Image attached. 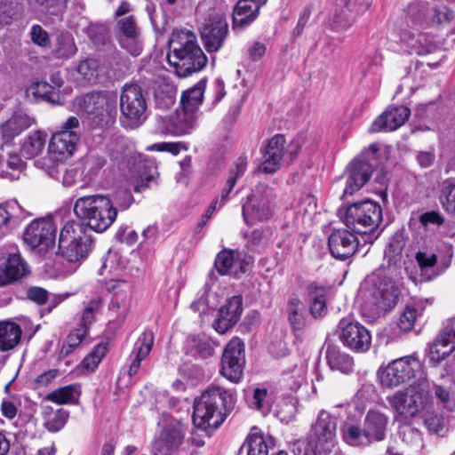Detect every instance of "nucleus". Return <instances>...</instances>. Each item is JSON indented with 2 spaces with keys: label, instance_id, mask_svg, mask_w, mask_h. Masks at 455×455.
<instances>
[{
  "label": "nucleus",
  "instance_id": "obj_2",
  "mask_svg": "<svg viewBox=\"0 0 455 455\" xmlns=\"http://www.w3.org/2000/svg\"><path fill=\"white\" fill-rule=\"evenodd\" d=\"M235 400L233 390L211 386L194 402L193 423L202 430L217 428L224 421Z\"/></svg>",
  "mask_w": 455,
  "mask_h": 455
},
{
  "label": "nucleus",
  "instance_id": "obj_20",
  "mask_svg": "<svg viewBox=\"0 0 455 455\" xmlns=\"http://www.w3.org/2000/svg\"><path fill=\"white\" fill-rule=\"evenodd\" d=\"M411 111L405 106L389 107L372 123L371 132H390L398 129L410 116Z\"/></svg>",
  "mask_w": 455,
  "mask_h": 455
},
{
  "label": "nucleus",
  "instance_id": "obj_54",
  "mask_svg": "<svg viewBox=\"0 0 455 455\" xmlns=\"http://www.w3.org/2000/svg\"><path fill=\"white\" fill-rule=\"evenodd\" d=\"M354 21V15L350 14L344 7V9L333 15L331 19V27L335 30L347 29L352 26Z\"/></svg>",
  "mask_w": 455,
  "mask_h": 455
},
{
  "label": "nucleus",
  "instance_id": "obj_39",
  "mask_svg": "<svg viewBox=\"0 0 455 455\" xmlns=\"http://www.w3.org/2000/svg\"><path fill=\"white\" fill-rule=\"evenodd\" d=\"M307 296L310 303L309 313H322L328 309V290L323 286L311 283L307 286Z\"/></svg>",
  "mask_w": 455,
  "mask_h": 455
},
{
  "label": "nucleus",
  "instance_id": "obj_44",
  "mask_svg": "<svg viewBox=\"0 0 455 455\" xmlns=\"http://www.w3.org/2000/svg\"><path fill=\"white\" fill-rule=\"evenodd\" d=\"M344 439L350 445H367L371 440L367 431L354 425L346 426L343 430Z\"/></svg>",
  "mask_w": 455,
  "mask_h": 455
},
{
  "label": "nucleus",
  "instance_id": "obj_9",
  "mask_svg": "<svg viewBox=\"0 0 455 455\" xmlns=\"http://www.w3.org/2000/svg\"><path fill=\"white\" fill-rule=\"evenodd\" d=\"M382 220L380 205L366 200L350 205L346 212L345 224L347 228L358 234L373 232Z\"/></svg>",
  "mask_w": 455,
  "mask_h": 455
},
{
  "label": "nucleus",
  "instance_id": "obj_21",
  "mask_svg": "<svg viewBox=\"0 0 455 455\" xmlns=\"http://www.w3.org/2000/svg\"><path fill=\"white\" fill-rule=\"evenodd\" d=\"M267 0H239L233 12V29L243 30L258 17L259 9Z\"/></svg>",
  "mask_w": 455,
  "mask_h": 455
},
{
  "label": "nucleus",
  "instance_id": "obj_4",
  "mask_svg": "<svg viewBox=\"0 0 455 455\" xmlns=\"http://www.w3.org/2000/svg\"><path fill=\"white\" fill-rule=\"evenodd\" d=\"M80 140L79 121L70 116L63 123L61 129L54 133L48 145V156L36 161V165L47 171L48 174L59 179L58 164L71 156Z\"/></svg>",
  "mask_w": 455,
  "mask_h": 455
},
{
  "label": "nucleus",
  "instance_id": "obj_34",
  "mask_svg": "<svg viewBox=\"0 0 455 455\" xmlns=\"http://www.w3.org/2000/svg\"><path fill=\"white\" fill-rule=\"evenodd\" d=\"M235 252L232 250H223L218 253L214 266L220 275H231L238 276L240 273H244L243 267L238 266L235 258Z\"/></svg>",
  "mask_w": 455,
  "mask_h": 455
},
{
  "label": "nucleus",
  "instance_id": "obj_32",
  "mask_svg": "<svg viewBox=\"0 0 455 455\" xmlns=\"http://www.w3.org/2000/svg\"><path fill=\"white\" fill-rule=\"evenodd\" d=\"M454 350L455 343H453L451 338L441 331L435 340L429 345V361L438 363L449 356Z\"/></svg>",
  "mask_w": 455,
  "mask_h": 455
},
{
  "label": "nucleus",
  "instance_id": "obj_45",
  "mask_svg": "<svg viewBox=\"0 0 455 455\" xmlns=\"http://www.w3.org/2000/svg\"><path fill=\"white\" fill-rule=\"evenodd\" d=\"M87 334V328L82 323L74 331L68 334L61 347V355H68L77 347Z\"/></svg>",
  "mask_w": 455,
  "mask_h": 455
},
{
  "label": "nucleus",
  "instance_id": "obj_48",
  "mask_svg": "<svg viewBox=\"0 0 455 455\" xmlns=\"http://www.w3.org/2000/svg\"><path fill=\"white\" fill-rule=\"evenodd\" d=\"M68 419V412L65 410L59 409L53 411L51 409V412L47 414L44 421V426L51 432H58L65 426Z\"/></svg>",
  "mask_w": 455,
  "mask_h": 455
},
{
  "label": "nucleus",
  "instance_id": "obj_33",
  "mask_svg": "<svg viewBox=\"0 0 455 455\" xmlns=\"http://www.w3.org/2000/svg\"><path fill=\"white\" fill-rule=\"evenodd\" d=\"M326 360L332 371H339L343 374H349L354 371V359L339 348L329 346L326 349Z\"/></svg>",
  "mask_w": 455,
  "mask_h": 455
},
{
  "label": "nucleus",
  "instance_id": "obj_19",
  "mask_svg": "<svg viewBox=\"0 0 455 455\" xmlns=\"http://www.w3.org/2000/svg\"><path fill=\"white\" fill-rule=\"evenodd\" d=\"M328 245L334 258L344 260L355 253L358 241L347 229H337L329 235Z\"/></svg>",
  "mask_w": 455,
  "mask_h": 455
},
{
  "label": "nucleus",
  "instance_id": "obj_26",
  "mask_svg": "<svg viewBox=\"0 0 455 455\" xmlns=\"http://www.w3.org/2000/svg\"><path fill=\"white\" fill-rule=\"evenodd\" d=\"M415 259L420 269V274L417 275L409 267H406V272L410 280L415 284H419L424 282H430L440 275L439 271L431 269V274H428V270L435 267L437 262V258L435 253L419 251Z\"/></svg>",
  "mask_w": 455,
  "mask_h": 455
},
{
  "label": "nucleus",
  "instance_id": "obj_5",
  "mask_svg": "<svg viewBox=\"0 0 455 455\" xmlns=\"http://www.w3.org/2000/svg\"><path fill=\"white\" fill-rule=\"evenodd\" d=\"M398 420H411L433 403L430 384L427 378H420L406 388L387 398Z\"/></svg>",
  "mask_w": 455,
  "mask_h": 455
},
{
  "label": "nucleus",
  "instance_id": "obj_6",
  "mask_svg": "<svg viewBox=\"0 0 455 455\" xmlns=\"http://www.w3.org/2000/svg\"><path fill=\"white\" fill-rule=\"evenodd\" d=\"M117 211L112 201L102 195L79 197L74 205L76 215L99 233L106 231L114 223Z\"/></svg>",
  "mask_w": 455,
  "mask_h": 455
},
{
  "label": "nucleus",
  "instance_id": "obj_62",
  "mask_svg": "<svg viewBox=\"0 0 455 455\" xmlns=\"http://www.w3.org/2000/svg\"><path fill=\"white\" fill-rule=\"evenodd\" d=\"M444 197L442 204L448 213L455 214V185H448L443 188Z\"/></svg>",
  "mask_w": 455,
  "mask_h": 455
},
{
  "label": "nucleus",
  "instance_id": "obj_40",
  "mask_svg": "<svg viewBox=\"0 0 455 455\" xmlns=\"http://www.w3.org/2000/svg\"><path fill=\"white\" fill-rule=\"evenodd\" d=\"M424 427L430 434L443 435L447 429L445 417L434 410H425L421 415Z\"/></svg>",
  "mask_w": 455,
  "mask_h": 455
},
{
  "label": "nucleus",
  "instance_id": "obj_10",
  "mask_svg": "<svg viewBox=\"0 0 455 455\" xmlns=\"http://www.w3.org/2000/svg\"><path fill=\"white\" fill-rule=\"evenodd\" d=\"M337 422L327 411H321L313 424L307 449L315 455L329 453L336 443Z\"/></svg>",
  "mask_w": 455,
  "mask_h": 455
},
{
  "label": "nucleus",
  "instance_id": "obj_27",
  "mask_svg": "<svg viewBox=\"0 0 455 455\" xmlns=\"http://www.w3.org/2000/svg\"><path fill=\"white\" fill-rule=\"evenodd\" d=\"M89 241L90 236L86 232V228L76 221H68L60 230L59 238V251H64L69 253V247L77 241Z\"/></svg>",
  "mask_w": 455,
  "mask_h": 455
},
{
  "label": "nucleus",
  "instance_id": "obj_25",
  "mask_svg": "<svg viewBox=\"0 0 455 455\" xmlns=\"http://www.w3.org/2000/svg\"><path fill=\"white\" fill-rule=\"evenodd\" d=\"M118 41L120 45L132 55L138 56L141 52L139 44V31L132 16L125 17L118 21Z\"/></svg>",
  "mask_w": 455,
  "mask_h": 455
},
{
  "label": "nucleus",
  "instance_id": "obj_38",
  "mask_svg": "<svg viewBox=\"0 0 455 455\" xmlns=\"http://www.w3.org/2000/svg\"><path fill=\"white\" fill-rule=\"evenodd\" d=\"M400 40L407 47L410 53L425 55L431 52V44L425 35L420 34L416 36L411 32H404Z\"/></svg>",
  "mask_w": 455,
  "mask_h": 455
},
{
  "label": "nucleus",
  "instance_id": "obj_37",
  "mask_svg": "<svg viewBox=\"0 0 455 455\" xmlns=\"http://www.w3.org/2000/svg\"><path fill=\"white\" fill-rule=\"evenodd\" d=\"M206 81L202 79L192 88L184 92L181 96L182 108L196 113L203 102Z\"/></svg>",
  "mask_w": 455,
  "mask_h": 455
},
{
  "label": "nucleus",
  "instance_id": "obj_16",
  "mask_svg": "<svg viewBox=\"0 0 455 455\" xmlns=\"http://www.w3.org/2000/svg\"><path fill=\"white\" fill-rule=\"evenodd\" d=\"M228 27L225 17L220 13L210 16L201 28V37L209 52L219 51L228 35Z\"/></svg>",
  "mask_w": 455,
  "mask_h": 455
},
{
  "label": "nucleus",
  "instance_id": "obj_61",
  "mask_svg": "<svg viewBox=\"0 0 455 455\" xmlns=\"http://www.w3.org/2000/svg\"><path fill=\"white\" fill-rule=\"evenodd\" d=\"M370 5V0H347L345 8L355 19L356 16L364 13Z\"/></svg>",
  "mask_w": 455,
  "mask_h": 455
},
{
  "label": "nucleus",
  "instance_id": "obj_57",
  "mask_svg": "<svg viewBox=\"0 0 455 455\" xmlns=\"http://www.w3.org/2000/svg\"><path fill=\"white\" fill-rule=\"evenodd\" d=\"M454 13L446 6L435 7L432 9L431 21L436 25H445L451 21Z\"/></svg>",
  "mask_w": 455,
  "mask_h": 455
},
{
  "label": "nucleus",
  "instance_id": "obj_12",
  "mask_svg": "<svg viewBox=\"0 0 455 455\" xmlns=\"http://www.w3.org/2000/svg\"><path fill=\"white\" fill-rule=\"evenodd\" d=\"M56 233L57 227L52 219H36L26 228L23 240L30 249L44 252L53 247Z\"/></svg>",
  "mask_w": 455,
  "mask_h": 455
},
{
  "label": "nucleus",
  "instance_id": "obj_42",
  "mask_svg": "<svg viewBox=\"0 0 455 455\" xmlns=\"http://www.w3.org/2000/svg\"><path fill=\"white\" fill-rule=\"evenodd\" d=\"M108 347L107 343H100L98 344L93 350L84 358L82 361L80 367L87 371H93L104 358L106 354L108 353Z\"/></svg>",
  "mask_w": 455,
  "mask_h": 455
},
{
  "label": "nucleus",
  "instance_id": "obj_41",
  "mask_svg": "<svg viewBox=\"0 0 455 455\" xmlns=\"http://www.w3.org/2000/svg\"><path fill=\"white\" fill-rule=\"evenodd\" d=\"M46 135L41 132L30 134L23 142L20 151L26 158H33L38 156L44 148Z\"/></svg>",
  "mask_w": 455,
  "mask_h": 455
},
{
  "label": "nucleus",
  "instance_id": "obj_64",
  "mask_svg": "<svg viewBox=\"0 0 455 455\" xmlns=\"http://www.w3.org/2000/svg\"><path fill=\"white\" fill-rule=\"evenodd\" d=\"M299 212L302 213H312L316 209V199L314 196L304 195L298 203Z\"/></svg>",
  "mask_w": 455,
  "mask_h": 455
},
{
  "label": "nucleus",
  "instance_id": "obj_29",
  "mask_svg": "<svg viewBox=\"0 0 455 455\" xmlns=\"http://www.w3.org/2000/svg\"><path fill=\"white\" fill-rule=\"evenodd\" d=\"M20 326L10 320L0 321V352L13 350L21 340Z\"/></svg>",
  "mask_w": 455,
  "mask_h": 455
},
{
  "label": "nucleus",
  "instance_id": "obj_11",
  "mask_svg": "<svg viewBox=\"0 0 455 455\" xmlns=\"http://www.w3.org/2000/svg\"><path fill=\"white\" fill-rule=\"evenodd\" d=\"M275 196L268 187H257L248 196L243 204V216L246 224L253 225L256 221L270 219L275 208Z\"/></svg>",
  "mask_w": 455,
  "mask_h": 455
},
{
  "label": "nucleus",
  "instance_id": "obj_28",
  "mask_svg": "<svg viewBox=\"0 0 455 455\" xmlns=\"http://www.w3.org/2000/svg\"><path fill=\"white\" fill-rule=\"evenodd\" d=\"M153 344L154 334L151 331L147 330L143 331V333L138 338L133 347L134 357L132 359V363L128 370V374L131 377L134 376L138 372L141 361L147 358L149 355Z\"/></svg>",
  "mask_w": 455,
  "mask_h": 455
},
{
  "label": "nucleus",
  "instance_id": "obj_50",
  "mask_svg": "<svg viewBox=\"0 0 455 455\" xmlns=\"http://www.w3.org/2000/svg\"><path fill=\"white\" fill-rule=\"evenodd\" d=\"M27 93L35 98L53 100L54 87L46 82H35L27 88Z\"/></svg>",
  "mask_w": 455,
  "mask_h": 455
},
{
  "label": "nucleus",
  "instance_id": "obj_30",
  "mask_svg": "<svg viewBox=\"0 0 455 455\" xmlns=\"http://www.w3.org/2000/svg\"><path fill=\"white\" fill-rule=\"evenodd\" d=\"M387 421L388 419L384 413L378 411H368L364 419V427L371 442L382 441L385 438Z\"/></svg>",
  "mask_w": 455,
  "mask_h": 455
},
{
  "label": "nucleus",
  "instance_id": "obj_53",
  "mask_svg": "<svg viewBox=\"0 0 455 455\" xmlns=\"http://www.w3.org/2000/svg\"><path fill=\"white\" fill-rule=\"evenodd\" d=\"M238 320V315H216L212 327L217 332L223 334L231 329Z\"/></svg>",
  "mask_w": 455,
  "mask_h": 455
},
{
  "label": "nucleus",
  "instance_id": "obj_36",
  "mask_svg": "<svg viewBox=\"0 0 455 455\" xmlns=\"http://www.w3.org/2000/svg\"><path fill=\"white\" fill-rule=\"evenodd\" d=\"M81 395L80 386L71 384L49 393L45 399L57 404L76 403Z\"/></svg>",
  "mask_w": 455,
  "mask_h": 455
},
{
  "label": "nucleus",
  "instance_id": "obj_15",
  "mask_svg": "<svg viewBox=\"0 0 455 455\" xmlns=\"http://www.w3.org/2000/svg\"><path fill=\"white\" fill-rule=\"evenodd\" d=\"M196 113L181 108L172 113L168 118H160L161 126L158 131L163 134L182 136L190 133L196 125Z\"/></svg>",
  "mask_w": 455,
  "mask_h": 455
},
{
  "label": "nucleus",
  "instance_id": "obj_17",
  "mask_svg": "<svg viewBox=\"0 0 455 455\" xmlns=\"http://www.w3.org/2000/svg\"><path fill=\"white\" fill-rule=\"evenodd\" d=\"M286 140L283 135L273 136L261 148L263 161L259 171L264 173H274L280 167L283 155L286 151Z\"/></svg>",
  "mask_w": 455,
  "mask_h": 455
},
{
  "label": "nucleus",
  "instance_id": "obj_8",
  "mask_svg": "<svg viewBox=\"0 0 455 455\" xmlns=\"http://www.w3.org/2000/svg\"><path fill=\"white\" fill-rule=\"evenodd\" d=\"M147 100L136 84H125L120 96L121 122L124 127H138L146 119Z\"/></svg>",
  "mask_w": 455,
  "mask_h": 455
},
{
  "label": "nucleus",
  "instance_id": "obj_52",
  "mask_svg": "<svg viewBox=\"0 0 455 455\" xmlns=\"http://www.w3.org/2000/svg\"><path fill=\"white\" fill-rule=\"evenodd\" d=\"M99 64L96 60L89 59L83 60L77 67V72L87 83H94L98 76Z\"/></svg>",
  "mask_w": 455,
  "mask_h": 455
},
{
  "label": "nucleus",
  "instance_id": "obj_14",
  "mask_svg": "<svg viewBox=\"0 0 455 455\" xmlns=\"http://www.w3.org/2000/svg\"><path fill=\"white\" fill-rule=\"evenodd\" d=\"M339 339L344 346L356 352H366L371 344L370 331L360 323L342 318L339 323Z\"/></svg>",
  "mask_w": 455,
  "mask_h": 455
},
{
  "label": "nucleus",
  "instance_id": "obj_7",
  "mask_svg": "<svg viewBox=\"0 0 455 455\" xmlns=\"http://www.w3.org/2000/svg\"><path fill=\"white\" fill-rule=\"evenodd\" d=\"M380 384L388 388L403 385L412 379L427 378L421 362L415 355L395 359L378 371Z\"/></svg>",
  "mask_w": 455,
  "mask_h": 455
},
{
  "label": "nucleus",
  "instance_id": "obj_31",
  "mask_svg": "<svg viewBox=\"0 0 455 455\" xmlns=\"http://www.w3.org/2000/svg\"><path fill=\"white\" fill-rule=\"evenodd\" d=\"M3 272L5 275L4 278V284L18 280L29 272L28 266L20 257V253L11 252L4 263H2Z\"/></svg>",
  "mask_w": 455,
  "mask_h": 455
},
{
  "label": "nucleus",
  "instance_id": "obj_49",
  "mask_svg": "<svg viewBox=\"0 0 455 455\" xmlns=\"http://www.w3.org/2000/svg\"><path fill=\"white\" fill-rule=\"evenodd\" d=\"M76 52L73 37L69 34H62L58 37L56 54L60 58H69Z\"/></svg>",
  "mask_w": 455,
  "mask_h": 455
},
{
  "label": "nucleus",
  "instance_id": "obj_60",
  "mask_svg": "<svg viewBox=\"0 0 455 455\" xmlns=\"http://www.w3.org/2000/svg\"><path fill=\"white\" fill-rule=\"evenodd\" d=\"M17 208L15 203L0 205V228H8L13 221L14 211Z\"/></svg>",
  "mask_w": 455,
  "mask_h": 455
},
{
  "label": "nucleus",
  "instance_id": "obj_63",
  "mask_svg": "<svg viewBox=\"0 0 455 455\" xmlns=\"http://www.w3.org/2000/svg\"><path fill=\"white\" fill-rule=\"evenodd\" d=\"M243 298L240 295H235L226 300V303L220 307V313H242Z\"/></svg>",
  "mask_w": 455,
  "mask_h": 455
},
{
  "label": "nucleus",
  "instance_id": "obj_46",
  "mask_svg": "<svg viewBox=\"0 0 455 455\" xmlns=\"http://www.w3.org/2000/svg\"><path fill=\"white\" fill-rule=\"evenodd\" d=\"M74 243L69 249L71 251L67 253L64 251H60V253L69 262H78L87 257L92 240L89 241H77Z\"/></svg>",
  "mask_w": 455,
  "mask_h": 455
},
{
  "label": "nucleus",
  "instance_id": "obj_35",
  "mask_svg": "<svg viewBox=\"0 0 455 455\" xmlns=\"http://www.w3.org/2000/svg\"><path fill=\"white\" fill-rule=\"evenodd\" d=\"M274 445L272 436H264L261 432L253 428L247 437V455H268L269 449Z\"/></svg>",
  "mask_w": 455,
  "mask_h": 455
},
{
  "label": "nucleus",
  "instance_id": "obj_58",
  "mask_svg": "<svg viewBox=\"0 0 455 455\" xmlns=\"http://www.w3.org/2000/svg\"><path fill=\"white\" fill-rule=\"evenodd\" d=\"M315 319V315H290L289 316V322L294 331L307 329Z\"/></svg>",
  "mask_w": 455,
  "mask_h": 455
},
{
  "label": "nucleus",
  "instance_id": "obj_13",
  "mask_svg": "<svg viewBox=\"0 0 455 455\" xmlns=\"http://www.w3.org/2000/svg\"><path fill=\"white\" fill-rule=\"evenodd\" d=\"M220 373L231 382L238 383L243 377L244 347L240 339H232L225 347Z\"/></svg>",
  "mask_w": 455,
  "mask_h": 455
},
{
  "label": "nucleus",
  "instance_id": "obj_59",
  "mask_svg": "<svg viewBox=\"0 0 455 455\" xmlns=\"http://www.w3.org/2000/svg\"><path fill=\"white\" fill-rule=\"evenodd\" d=\"M30 39L33 44L40 47H48L51 42L48 32L37 24L31 27Z\"/></svg>",
  "mask_w": 455,
  "mask_h": 455
},
{
  "label": "nucleus",
  "instance_id": "obj_56",
  "mask_svg": "<svg viewBox=\"0 0 455 455\" xmlns=\"http://www.w3.org/2000/svg\"><path fill=\"white\" fill-rule=\"evenodd\" d=\"M193 347L201 358L210 357L214 351L212 341L205 337L194 338Z\"/></svg>",
  "mask_w": 455,
  "mask_h": 455
},
{
  "label": "nucleus",
  "instance_id": "obj_1",
  "mask_svg": "<svg viewBox=\"0 0 455 455\" xmlns=\"http://www.w3.org/2000/svg\"><path fill=\"white\" fill-rule=\"evenodd\" d=\"M404 245L403 235L395 234L385 251V257L388 260L387 267L379 269L366 281V283H371L374 286L372 295L375 303L381 310H392L399 301L401 290L403 287V277L397 264L402 259Z\"/></svg>",
  "mask_w": 455,
  "mask_h": 455
},
{
  "label": "nucleus",
  "instance_id": "obj_51",
  "mask_svg": "<svg viewBox=\"0 0 455 455\" xmlns=\"http://www.w3.org/2000/svg\"><path fill=\"white\" fill-rule=\"evenodd\" d=\"M402 440L411 446H420L422 443V434L415 427L411 424H404L400 427L399 431Z\"/></svg>",
  "mask_w": 455,
  "mask_h": 455
},
{
  "label": "nucleus",
  "instance_id": "obj_18",
  "mask_svg": "<svg viewBox=\"0 0 455 455\" xmlns=\"http://www.w3.org/2000/svg\"><path fill=\"white\" fill-rule=\"evenodd\" d=\"M347 172L348 177L344 194L353 195L368 182L373 172V167L369 159H365L363 156H358L349 164Z\"/></svg>",
  "mask_w": 455,
  "mask_h": 455
},
{
  "label": "nucleus",
  "instance_id": "obj_24",
  "mask_svg": "<svg viewBox=\"0 0 455 455\" xmlns=\"http://www.w3.org/2000/svg\"><path fill=\"white\" fill-rule=\"evenodd\" d=\"M33 120L24 113H17L0 124V138L3 141L0 148L9 147L13 140L31 126Z\"/></svg>",
  "mask_w": 455,
  "mask_h": 455
},
{
  "label": "nucleus",
  "instance_id": "obj_23",
  "mask_svg": "<svg viewBox=\"0 0 455 455\" xmlns=\"http://www.w3.org/2000/svg\"><path fill=\"white\" fill-rule=\"evenodd\" d=\"M78 108L87 115L100 116L109 113L115 100L106 92L88 93L76 100Z\"/></svg>",
  "mask_w": 455,
  "mask_h": 455
},
{
  "label": "nucleus",
  "instance_id": "obj_43",
  "mask_svg": "<svg viewBox=\"0 0 455 455\" xmlns=\"http://www.w3.org/2000/svg\"><path fill=\"white\" fill-rule=\"evenodd\" d=\"M430 390L443 408L451 411H455V395L451 392V387L441 384H434Z\"/></svg>",
  "mask_w": 455,
  "mask_h": 455
},
{
  "label": "nucleus",
  "instance_id": "obj_55",
  "mask_svg": "<svg viewBox=\"0 0 455 455\" xmlns=\"http://www.w3.org/2000/svg\"><path fill=\"white\" fill-rule=\"evenodd\" d=\"M150 151L169 152L173 156H177L180 151L188 149L183 142H159L155 143L147 148Z\"/></svg>",
  "mask_w": 455,
  "mask_h": 455
},
{
  "label": "nucleus",
  "instance_id": "obj_3",
  "mask_svg": "<svg viewBox=\"0 0 455 455\" xmlns=\"http://www.w3.org/2000/svg\"><path fill=\"white\" fill-rule=\"evenodd\" d=\"M169 62L180 77H186L205 67L207 58L196 43V36L188 30L176 31L170 42Z\"/></svg>",
  "mask_w": 455,
  "mask_h": 455
},
{
  "label": "nucleus",
  "instance_id": "obj_22",
  "mask_svg": "<svg viewBox=\"0 0 455 455\" xmlns=\"http://www.w3.org/2000/svg\"><path fill=\"white\" fill-rule=\"evenodd\" d=\"M184 435L180 424L167 426L153 443V455H171V452L182 443Z\"/></svg>",
  "mask_w": 455,
  "mask_h": 455
},
{
  "label": "nucleus",
  "instance_id": "obj_47",
  "mask_svg": "<svg viewBox=\"0 0 455 455\" xmlns=\"http://www.w3.org/2000/svg\"><path fill=\"white\" fill-rule=\"evenodd\" d=\"M249 404L264 414L267 413L270 410V399L267 390L263 387H256L253 390L251 398L249 400Z\"/></svg>",
  "mask_w": 455,
  "mask_h": 455
}]
</instances>
